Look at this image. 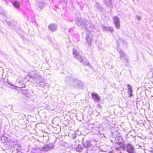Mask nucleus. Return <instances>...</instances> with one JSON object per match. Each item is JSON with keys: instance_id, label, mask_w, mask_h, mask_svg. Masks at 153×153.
Returning <instances> with one entry per match:
<instances>
[{"instance_id": "nucleus-9", "label": "nucleus", "mask_w": 153, "mask_h": 153, "mask_svg": "<svg viewBox=\"0 0 153 153\" xmlns=\"http://www.w3.org/2000/svg\"><path fill=\"white\" fill-rule=\"evenodd\" d=\"M113 19L116 27L117 29L120 28V20L118 17L117 16H114L113 17Z\"/></svg>"}, {"instance_id": "nucleus-28", "label": "nucleus", "mask_w": 153, "mask_h": 153, "mask_svg": "<svg viewBox=\"0 0 153 153\" xmlns=\"http://www.w3.org/2000/svg\"><path fill=\"white\" fill-rule=\"evenodd\" d=\"M148 151L149 152H153V149L152 148H150L149 149Z\"/></svg>"}, {"instance_id": "nucleus-19", "label": "nucleus", "mask_w": 153, "mask_h": 153, "mask_svg": "<svg viewBox=\"0 0 153 153\" xmlns=\"http://www.w3.org/2000/svg\"><path fill=\"white\" fill-rule=\"evenodd\" d=\"M104 3L108 6H110L112 4L111 0H103Z\"/></svg>"}, {"instance_id": "nucleus-6", "label": "nucleus", "mask_w": 153, "mask_h": 153, "mask_svg": "<svg viewBox=\"0 0 153 153\" xmlns=\"http://www.w3.org/2000/svg\"><path fill=\"white\" fill-rule=\"evenodd\" d=\"M94 142V141H93L87 140L83 143L84 146L87 149V152H88V150H92L91 146L93 144V143Z\"/></svg>"}, {"instance_id": "nucleus-34", "label": "nucleus", "mask_w": 153, "mask_h": 153, "mask_svg": "<svg viewBox=\"0 0 153 153\" xmlns=\"http://www.w3.org/2000/svg\"><path fill=\"white\" fill-rule=\"evenodd\" d=\"M113 152L112 151H110L109 152V153H112Z\"/></svg>"}, {"instance_id": "nucleus-5", "label": "nucleus", "mask_w": 153, "mask_h": 153, "mask_svg": "<svg viewBox=\"0 0 153 153\" xmlns=\"http://www.w3.org/2000/svg\"><path fill=\"white\" fill-rule=\"evenodd\" d=\"M29 77L32 78L37 83L41 82L42 79L40 76L36 74H34L31 75L28 74Z\"/></svg>"}, {"instance_id": "nucleus-26", "label": "nucleus", "mask_w": 153, "mask_h": 153, "mask_svg": "<svg viewBox=\"0 0 153 153\" xmlns=\"http://www.w3.org/2000/svg\"><path fill=\"white\" fill-rule=\"evenodd\" d=\"M0 14L3 15H4L5 14L4 11L0 7Z\"/></svg>"}, {"instance_id": "nucleus-20", "label": "nucleus", "mask_w": 153, "mask_h": 153, "mask_svg": "<svg viewBox=\"0 0 153 153\" xmlns=\"http://www.w3.org/2000/svg\"><path fill=\"white\" fill-rule=\"evenodd\" d=\"M83 148L80 145H79L76 148V150L78 152H81L82 151Z\"/></svg>"}, {"instance_id": "nucleus-24", "label": "nucleus", "mask_w": 153, "mask_h": 153, "mask_svg": "<svg viewBox=\"0 0 153 153\" xmlns=\"http://www.w3.org/2000/svg\"><path fill=\"white\" fill-rule=\"evenodd\" d=\"M133 91H128L129 97H131L133 96Z\"/></svg>"}, {"instance_id": "nucleus-10", "label": "nucleus", "mask_w": 153, "mask_h": 153, "mask_svg": "<svg viewBox=\"0 0 153 153\" xmlns=\"http://www.w3.org/2000/svg\"><path fill=\"white\" fill-rule=\"evenodd\" d=\"M93 35L91 33L87 34L85 38L86 42L88 45H91L92 41Z\"/></svg>"}, {"instance_id": "nucleus-12", "label": "nucleus", "mask_w": 153, "mask_h": 153, "mask_svg": "<svg viewBox=\"0 0 153 153\" xmlns=\"http://www.w3.org/2000/svg\"><path fill=\"white\" fill-rule=\"evenodd\" d=\"M119 53H120L121 56L120 59H121V58H123L125 60H126V62H128L129 61L128 59L127 58L126 54L123 51L120 50L119 51Z\"/></svg>"}, {"instance_id": "nucleus-35", "label": "nucleus", "mask_w": 153, "mask_h": 153, "mask_svg": "<svg viewBox=\"0 0 153 153\" xmlns=\"http://www.w3.org/2000/svg\"><path fill=\"white\" fill-rule=\"evenodd\" d=\"M4 1H5L6 2V3L7 4H8V3H7V1L6 0H4Z\"/></svg>"}, {"instance_id": "nucleus-22", "label": "nucleus", "mask_w": 153, "mask_h": 153, "mask_svg": "<svg viewBox=\"0 0 153 153\" xmlns=\"http://www.w3.org/2000/svg\"><path fill=\"white\" fill-rule=\"evenodd\" d=\"M60 3L63 5H66L67 4V1L66 0H61L60 1Z\"/></svg>"}, {"instance_id": "nucleus-32", "label": "nucleus", "mask_w": 153, "mask_h": 153, "mask_svg": "<svg viewBox=\"0 0 153 153\" xmlns=\"http://www.w3.org/2000/svg\"><path fill=\"white\" fill-rule=\"evenodd\" d=\"M75 137H76V136L75 135L74 136H73V138L74 139H75Z\"/></svg>"}, {"instance_id": "nucleus-29", "label": "nucleus", "mask_w": 153, "mask_h": 153, "mask_svg": "<svg viewBox=\"0 0 153 153\" xmlns=\"http://www.w3.org/2000/svg\"><path fill=\"white\" fill-rule=\"evenodd\" d=\"M115 149L117 150V151H120V149L119 147V146L118 147H116V148H115Z\"/></svg>"}, {"instance_id": "nucleus-27", "label": "nucleus", "mask_w": 153, "mask_h": 153, "mask_svg": "<svg viewBox=\"0 0 153 153\" xmlns=\"http://www.w3.org/2000/svg\"><path fill=\"white\" fill-rule=\"evenodd\" d=\"M107 27H106L105 26L103 25L102 27V28L103 31H107Z\"/></svg>"}, {"instance_id": "nucleus-2", "label": "nucleus", "mask_w": 153, "mask_h": 153, "mask_svg": "<svg viewBox=\"0 0 153 153\" xmlns=\"http://www.w3.org/2000/svg\"><path fill=\"white\" fill-rule=\"evenodd\" d=\"M73 53L74 57L78 60L80 62L85 65H89V63L84 56H81L78 51L74 49Z\"/></svg>"}, {"instance_id": "nucleus-31", "label": "nucleus", "mask_w": 153, "mask_h": 153, "mask_svg": "<svg viewBox=\"0 0 153 153\" xmlns=\"http://www.w3.org/2000/svg\"><path fill=\"white\" fill-rule=\"evenodd\" d=\"M7 83H8V84H10V85H12V84L11 83H10V82L9 81V80H7Z\"/></svg>"}, {"instance_id": "nucleus-23", "label": "nucleus", "mask_w": 153, "mask_h": 153, "mask_svg": "<svg viewBox=\"0 0 153 153\" xmlns=\"http://www.w3.org/2000/svg\"><path fill=\"white\" fill-rule=\"evenodd\" d=\"M128 88V91H133L132 86L129 84L127 85Z\"/></svg>"}, {"instance_id": "nucleus-16", "label": "nucleus", "mask_w": 153, "mask_h": 153, "mask_svg": "<svg viewBox=\"0 0 153 153\" xmlns=\"http://www.w3.org/2000/svg\"><path fill=\"white\" fill-rule=\"evenodd\" d=\"M13 147L14 148H15L16 149L17 152H21V147L20 144L16 143V144H15Z\"/></svg>"}, {"instance_id": "nucleus-25", "label": "nucleus", "mask_w": 153, "mask_h": 153, "mask_svg": "<svg viewBox=\"0 0 153 153\" xmlns=\"http://www.w3.org/2000/svg\"><path fill=\"white\" fill-rule=\"evenodd\" d=\"M114 30L112 27H107V31H109L111 33H112Z\"/></svg>"}, {"instance_id": "nucleus-3", "label": "nucleus", "mask_w": 153, "mask_h": 153, "mask_svg": "<svg viewBox=\"0 0 153 153\" xmlns=\"http://www.w3.org/2000/svg\"><path fill=\"white\" fill-rule=\"evenodd\" d=\"M65 81L73 87H79L82 84L81 82L78 80L74 79L70 77H67Z\"/></svg>"}, {"instance_id": "nucleus-8", "label": "nucleus", "mask_w": 153, "mask_h": 153, "mask_svg": "<svg viewBox=\"0 0 153 153\" xmlns=\"http://www.w3.org/2000/svg\"><path fill=\"white\" fill-rule=\"evenodd\" d=\"M134 148L130 144L128 143L126 145L125 151H126L128 153H134Z\"/></svg>"}, {"instance_id": "nucleus-18", "label": "nucleus", "mask_w": 153, "mask_h": 153, "mask_svg": "<svg viewBox=\"0 0 153 153\" xmlns=\"http://www.w3.org/2000/svg\"><path fill=\"white\" fill-rule=\"evenodd\" d=\"M1 142L4 143H6L7 144V141H8V139L4 136L1 137Z\"/></svg>"}, {"instance_id": "nucleus-1", "label": "nucleus", "mask_w": 153, "mask_h": 153, "mask_svg": "<svg viewBox=\"0 0 153 153\" xmlns=\"http://www.w3.org/2000/svg\"><path fill=\"white\" fill-rule=\"evenodd\" d=\"M78 25L80 26L81 27L85 29L88 31H91L93 30L94 26V25L91 23L90 22L87 21L85 20H81L76 22Z\"/></svg>"}, {"instance_id": "nucleus-17", "label": "nucleus", "mask_w": 153, "mask_h": 153, "mask_svg": "<svg viewBox=\"0 0 153 153\" xmlns=\"http://www.w3.org/2000/svg\"><path fill=\"white\" fill-rule=\"evenodd\" d=\"M12 4L15 7L18 9L20 7V3L18 1H15L13 2Z\"/></svg>"}, {"instance_id": "nucleus-21", "label": "nucleus", "mask_w": 153, "mask_h": 153, "mask_svg": "<svg viewBox=\"0 0 153 153\" xmlns=\"http://www.w3.org/2000/svg\"><path fill=\"white\" fill-rule=\"evenodd\" d=\"M119 147L120 149V150H125L126 147V144L123 145L122 144H119Z\"/></svg>"}, {"instance_id": "nucleus-4", "label": "nucleus", "mask_w": 153, "mask_h": 153, "mask_svg": "<svg viewBox=\"0 0 153 153\" xmlns=\"http://www.w3.org/2000/svg\"><path fill=\"white\" fill-rule=\"evenodd\" d=\"M54 147V144L52 143L45 145L41 148V150L43 151H48L53 150Z\"/></svg>"}, {"instance_id": "nucleus-13", "label": "nucleus", "mask_w": 153, "mask_h": 153, "mask_svg": "<svg viewBox=\"0 0 153 153\" xmlns=\"http://www.w3.org/2000/svg\"><path fill=\"white\" fill-rule=\"evenodd\" d=\"M16 143V142L14 140L9 139L6 145L8 146L9 147H11L14 146Z\"/></svg>"}, {"instance_id": "nucleus-33", "label": "nucleus", "mask_w": 153, "mask_h": 153, "mask_svg": "<svg viewBox=\"0 0 153 153\" xmlns=\"http://www.w3.org/2000/svg\"><path fill=\"white\" fill-rule=\"evenodd\" d=\"M17 153H23L21 152H21H17Z\"/></svg>"}, {"instance_id": "nucleus-36", "label": "nucleus", "mask_w": 153, "mask_h": 153, "mask_svg": "<svg viewBox=\"0 0 153 153\" xmlns=\"http://www.w3.org/2000/svg\"><path fill=\"white\" fill-rule=\"evenodd\" d=\"M149 153H153V151L152 152H150Z\"/></svg>"}, {"instance_id": "nucleus-15", "label": "nucleus", "mask_w": 153, "mask_h": 153, "mask_svg": "<svg viewBox=\"0 0 153 153\" xmlns=\"http://www.w3.org/2000/svg\"><path fill=\"white\" fill-rule=\"evenodd\" d=\"M91 94L92 98L94 99L95 101L98 102L100 101V98L98 94L94 92L92 93Z\"/></svg>"}, {"instance_id": "nucleus-7", "label": "nucleus", "mask_w": 153, "mask_h": 153, "mask_svg": "<svg viewBox=\"0 0 153 153\" xmlns=\"http://www.w3.org/2000/svg\"><path fill=\"white\" fill-rule=\"evenodd\" d=\"M111 132L112 136L117 138V139L118 141V144H121L123 143V140L122 138V137L120 136L119 133L118 131H116L114 132Z\"/></svg>"}, {"instance_id": "nucleus-11", "label": "nucleus", "mask_w": 153, "mask_h": 153, "mask_svg": "<svg viewBox=\"0 0 153 153\" xmlns=\"http://www.w3.org/2000/svg\"><path fill=\"white\" fill-rule=\"evenodd\" d=\"M45 3L44 2V1L39 0L36 3V6L40 9L44 7H45Z\"/></svg>"}, {"instance_id": "nucleus-14", "label": "nucleus", "mask_w": 153, "mask_h": 153, "mask_svg": "<svg viewBox=\"0 0 153 153\" xmlns=\"http://www.w3.org/2000/svg\"><path fill=\"white\" fill-rule=\"evenodd\" d=\"M48 29L52 31H55L57 29V26L55 24L51 23L48 25Z\"/></svg>"}, {"instance_id": "nucleus-30", "label": "nucleus", "mask_w": 153, "mask_h": 153, "mask_svg": "<svg viewBox=\"0 0 153 153\" xmlns=\"http://www.w3.org/2000/svg\"><path fill=\"white\" fill-rule=\"evenodd\" d=\"M136 18L138 20H140L141 19V17L139 16H137Z\"/></svg>"}]
</instances>
